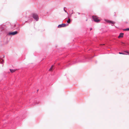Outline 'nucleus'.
I'll list each match as a JSON object with an SVG mask.
<instances>
[{
    "mask_svg": "<svg viewBox=\"0 0 129 129\" xmlns=\"http://www.w3.org/2000/svg\"><path fill=\"white\" fill-rule=\"evenodd\" d=\"M124 30L125 31H129V28L125 29H124Z\"/></svg>",
    "mask_w": 129,
    "mask_h": 129,
    "instance_id": "9b49d317",
    "label": "nucleus"
},
{
    "mask_svg": "<svg viewBox=\"0 0 129 129\" xmlns=\"http://www.w3.org/2000/svg\"><path fill=\"white\" fill-rule=\"evenodd\" d=\"M119 53L120 54H123V55H127V54H125L124 53H122V52H119Z\"/></svg>",
    "mask_w": 129,
    "mask_h": 129,
    "instance_id": "9d476101",
    "label": "nucleus"
},
{
    "mask_svg": "<svg viewBox=\"0 0 129 129\" xmlns=\"http://www.w3.org/2000/svg\"><path fill=\"white\" fill-rule=\"evenodd\" d=\"M91 29H90V30H91Z\"/></svg>",
    "mask_w": 129,
    "mask_h": 129,
    "instance_id": "2eb2a0df",
    "label": "nucleus"
},
{
    "mask_svg": "<svg viewBox=\"0 0 129 129\" xmlns=\"http://www.w3.org/2000/svg\"><path fill=\"white\" fill-rule=\"evenodd\" d=\"M92 18L94 20L95 22H98L100 21V20L96 16H92Z\"/></svg>",
    "mask_w": 129,
    "mask_h": 129,
    "instance_id": "f257e3e1",
    "label": "nucleus"
},
{
    "mask_svg": "<svg viewBox=\"0 0 129 129\" xmlns=\"http://www.w3.org/2000/svg\"><path fill=\"white\" fill-rule=\"evenodd\" d=\"M10 72L11 73H13L14 72H15L16 70H15V69L13 70V69H10Z\"/></svg>",
    "mask_w": 129,
    "mask_h": 129,
    "instance_id": "0eeeda50",
    "label": "nucleus"
},
{
    "mask_svg": "<svg viewBox=\"0 0 129 129\" xmlns=\"http://www.w3.org/2000/svg\"><path fill=\"white\" fill-rule=\"evenodd\" d=\"M101 45H105V44H101Z\"/></svg>",
    "mask_w": 129,
    "mask_h": 129,
    "instance_id": "ddd939ff",
    "label": "nucleus"
},
{
    "mask_svg": "<svg viewBox=\"0 0 129 129\" xmlns=\"http://www.w3.org/2000/svg\"><path fill=\"white\" fill-rule=\"evenodd\" d=\"M67 22L68 23H69L70 22V19H69L67 21Z\"/></svg>",
    "mask_w": 129,
    "mask_h": 129,
    "instance_id": "1a4fd4ad",
    "label": "nucleus"
},
{
    "mask_svg": "<svg viewBox=\"0 0 129 129\" xmlns=\"http://www.w3.org/2000/svg\"><path fill=\"white\" fill-rule=\"evenodd\" d=\"M124 52H126L127 53H128V54L129 55V52L128 51H124Z\"/></svg>",
    "mask_w": 129,
    "mask_h": 129,
    "instance_id": "f8f14e48",
    "label": "nucleus"
},
{
    "mask_svg": "<svg viewBox=\"0 0 129 129\" xmlns=\"http://www.w3.org/2000/svg\"><path fill=\"white\" fill-rule=\"evenodd\" d=\"M66 26V25L65 24H60L58 25V27L60 28L62 27H64Z\"/></svg>",
    "mask_w": 129,
    "mask_h": 129,
    "instance_id": "20e7f679",
    "label": "nucleus"
},
{
    "mask_svg": "<svg viewBox=\"0 0 129 129\" xmlns=\"http://www.w3.org/2000/svg\"><path fill=\"white\" fill-rule=\"evenodd\" d=\"M87 20H88V19H87L86 20V21H87Z\"/></svg>",
    "mask_w": 129,
    "mask_h": 129,
    "instance_id": "4468645a",
    "label": "nucleus"
},
{
    "mask_svg": "<svg viewBox=\"0 0 129 129\" xmlns=\"http://www.w3.org/2000/svg\"><path fill=\"white\" fill-rule=\"evenodd\" d=\"M54 67V66L52 65V67H51V68H50V69H49V71H52L53 70V67Z\"/></svg>",
    "mask_w": 129,
    "mask_h": 129,
    "instance_id": "6e6552de",
    "label": "nucleus"
},
{
    "mask_svg": "<svg viewBox=\"0 0 129 129\" xmlns=\"http://www.w3.org/2000/svg\"><path fill=\"white\" fill-rule=\"evenodd\" d=\"M17 33L18 32L17 31H15L12 32H10L9 33L8 35H14L17 34Z\"/></svg>",
    "mask_w": 129,
    "mask_h": 129,
    "instance_id": "7ed1b4c3",
    "label": "nucleus"
},
{
    "mask_svg": "<svg viewBox=\"0 0 129 129\" xmlns=\"http://www.w3.org/2000/svg\"><path fill=\"white\" fill-rule=\"evenodd\" d=\"M124 35V34L121 33H120L119 35L118 36V38H120L122 37H123V35Z\"/></svg>",
    "mask_w": 129,
    "mask_h": 129,
    "instance_id": "423d86ee",
    "label": "nucleus"
},
{
    "mask_svg": "<svg viewBox=\"0 0 129 129\" xmlns=\"http://www.w3.org/2000/svg\"><path fill=\"white\" fill-rule=\"evenodd\" d=\"M105 21H106L107 22L109 23H110L113 24H114L115 23V22H114L113 21H110L108 20H106Z\"/></svg>",
    "mask_w": 129,
    "mask_h": 129,
    "instance_id": "39448f33",
    "label": "nucleus"
},
{
    "mask_svg": "<svg viewBox=\"0 0 129 129\" xmlns=\"http://www.w3.org/2000/svg\"><path fill=\"white\" fill-rule=\"evenodd\" d=\"M33 17L37 21H38L39 19V17L38 15L36 14H33Z\"/></svg>",
    "mask_w": 129,
    "mask_h": 129,
    "instance_id": "f03ea898",
    "label": "nucleus"
}]
</instances>
